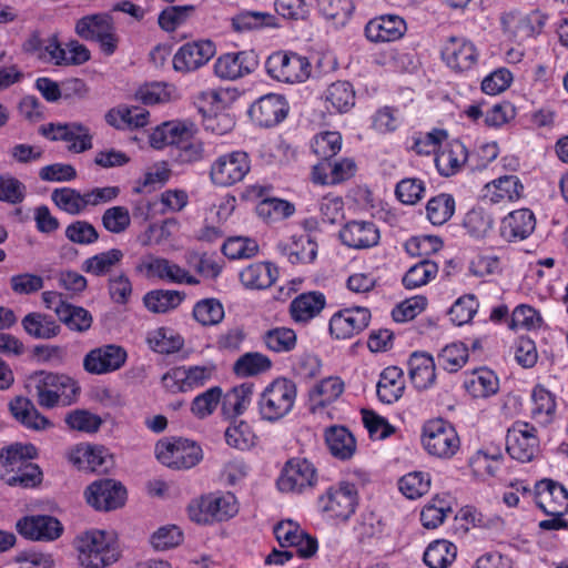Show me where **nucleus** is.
I'll return each instance as SVG.
<instances>
[{
	"instance_id": "13",
	"label": "nucleus",
	"mask_w": 568,
	"mask_h": 568,
	"mask_svg": "<svg viewBox=\"0 0 568 568\" xmlns=\"http://www.w3.org/2000/svg\"><path fill=\"white\" fill-rule=\"evenodd\" d=\"M506 450L513 459L518 462L532 460L539 450L536 427L527 422H515L506 434Z\"/></svg>"
},
{
	"instance_id": "61",
	"label": "nucleus",
	"mask_w": 568,
	"mask_h": 568,
	"mask_svg": "<svg viewBox=\"0 0 568 568\" xmlns=\"http://www.w3.org/2000/svg\"><path fill=\"white\" fill-rule=\"evenodd\" d=\"M317 7L323 17L335 26H344L354 10L352 0H317Z\"/></svg>"
},
{
	"instance_id": "31",
	"label": "nucleus",
	"mask_w": 568,
	"mask_h": 568,
	"mask_svg": "<svg viewBox=\"0 0 568 568\" xmlns=\"http://www.w3.org/2000/svg\"><path fill=\"white\" fill-rule=\"evenodd\" d=\"M547 16L535 10L528 14H509L505 20V29L509 31L514 39L521 42L528 38L539 34L546 23Z\"/></svg>"
},
{
	"instance_id": "44",
	"label": "nucleus",
	"mask_w": 568,
	"mask_h": 568,
	"mask_svg": "<svg viewBox=\"0 0 568 568\" xmlns=\"http://www.w3.org/2000/svg\"><path fill=\"white\" fill-rule=\"evenodd\" d=\"M197 129L193 122L190 121H172L163 123L154 132L152 140L158 143L156 136H162V143L175 145L176 149L182 144L181 141L193 138Z\"/></svg>"
},
{
	"instance_id": "5",
	"label": "nucleus",
	"mask_w": 568,
	"mask_h": 568,
	"mask_svg": "<svg viewBox=\"0 0 568 568\" xmlns=\"http://www.w3.org/2000/svg\"><path fill=\"white\" fill-rule=\"evenodd\" d=\"M267 74L278 82L303 83L312 74V64L307 57L294 51L273 52L265 61Z\"/></svg>"
},
{
	"instance_id": "16",
	"label": "nucleus",
	"mask_w": 568,
	"mask_h": 568,
	"mask_svg": "<svg viewBox=\"0 0 568 568\" xmlns=\"http://www.w3.org/2000/svg\"><path fill=\"white\" fill-rule=\"evenodd\" d=\"M40 132L51 141H63L70 152L82 153L92 149V134L89 128L79 122L48 123Z\"/></svg>"
},
{
	"instance_id": "33",
	"label": "nucleus",
	"mask_w": 568,
	"mask_h": 568,
	"mask_svg": "<svg viewBox=\"0 0 568 568\" xmlns=\"http://www.w3.org/2000/svg\"><path fill=\"white\" fill-rule=\"evenodd\" d=\"M535 226V215L530 210H516L501 220L500 235L508 242L521 241L534 232Z\"/></svg>"
},
{
	"instance_id": "26",
	"label": "nucleus",
	"mask_w": 568,
	"mask_h": 568,
	"mask_svg": "<svg viewBox=\"0 0 568 568\" xmlns=\"http://www.w3.org/2000/svg\"><path fill=\"white\" fill-rule=\"evenodd\" d=\"M18 532L31 540H54L62 534L61 523L47 515L26 516L18 520Z\"/></svg>"
},
{
	"instance_id": "50",
	"label": "nucleus",
	"mask_w": 568,
	"mask_h": 568,
	"mask_svg": "<svg viewBox=\"0 0 568 568\" xmlns=\"http://www.w3.org/2000/svg\"><path fill=\"white\" fill-rule=\"evenodd\" d=\"M123 258V252L119 248H111L105 252L95 254L82 263V271L94 275L104 276L108 275L113 267H115Z\"/></svg>"
},
{
	"instance_id": "63",
	"label": "nucleus",
	"mask_w": 568,
	"mask_h": 568,
	"mask_svg": "<svg viewBox=\"0 0 568 568\" xmlns=\"http://www.w3.org/2000/svg\"><path fill=\"white\" fill-rule=\"evenodd\" d=\"M193 317L203 326L216 325L224 318V307L217 298H204L194 305Z\"/></svg>"
},
{
	"instance_id": "28",
	"label": "nucleus",
	"mask_w": 568,
	"mask_h": 568,
	"mask_svg": "<svg viewBox=\"0 0 568 568\" xmlns=\"http://www.w3.org/2000/svg\"><path fill=\"white\" fill-rule=\"evenodd\" d=\"M342 243L356 250L375 246L379 241V231L373 222L351 221L339 231Z\"/></svg>"
},
{
	"instance_id": "9",
	"label": "nucleus",
	"mask_w": 568,
	"mask_h": 568,
	"mask_svg": "<svg viewBox=\"0 0 568 568\" xmlns=\"http://www.w3.org/2000/svg\"><path fill=\"white\" fill-rule=\"evenodd\" d=\"M318 480L317 469L312 462L302 457L288 459L276 480L280 491L302 494L313 488Z\"/></svg>"
},
{
	"instance_id": "14",
	"label": "nucleus",
	"mask_w": 568,
	"mask_h": 568,
	"mask_svg": "<svg viewBox=\"0 0 568 568\" xmlns=\"http://www.w3.org/2000/svg\"><path fill=\"white\" fill-rule=\"evenodd\" d=\"M214 366H180L168 371L161 378L163 387L172 393H185L204 386L213 376Z\"/></svg>"
},
{
	"instance_id": "48",
	"label": "nucleus",
	"mask_w": 568,
	"mask_h": 568,
	"mask_svg": "<svg viewBox=\"0 0 568 568\" xmlns=\"http://www.w3.org/2000/svg\"><path fill=\"white\" fill-rule=\"evenodd\" d=\"M282 253L292 264H306L315 260L317 244L310 235L294 236L290 243L283 246Z\"/></svg>"
},
{
	"instance_id": "11",
	"label": "nucleus",
	"mask_w": 568,
	"mask_h": 568,
	"mask_svg": "<svg viewBox=\"0 0 568 568\" xmlns=\"http://www.w3.org/2000/svg\"><path fill=\"white\" fill-rule=\"evenodd\" d=\"M155 454L163 465L174 469L192 468L202 459L201 447L183 438L160 440Z\"/></svg>"
},
{
	"instance_id": "43",
	"label": "nucleus",
	"mask_w": 568,
	"mask_h": 568,
	"mask_svg": "<svg viewBox=\"0 0 568 568\" xmlns=\"http://www.w3.org/2000/svg\"><path fill=\"white\" fill-rule=\"evenodd\" d=\"M21 324L27 334L38 339H50L60 333V325L52 316L39 312L27 314Z\"/></svg>"
},
{
	"instance_id": "41",
	"label": "nucleus",
	"mask_w": 568,
	"mask_h": 568,
	"mask_svg": "<svg viewBox=\"0 0 568 568\" xmlns=\"http://www.w3.org/2000/svg\"><path fill=\"white\" fill-rule=\"evenodd\" d=\"M325 443L331 454L342 460L351 458L356 449L354 436L344 426H331L325 430Z\"/></svg>"
},
{
	"instance_id": "35",
	"label": "nucleus",
	"mask_w": 568,
	"mask_h": 568,
	"mask_svg": "<svg viewBox=\"0 0 568 568\" xmlns=\"http://www.w3.org/2000/svg\"><path fill=\"white\" fill-rule=\"evenodd\" d=\"M278 277L277 267L271 262H255L245 266L239 274L241 284L252 291L271 287Z\"/></svg>"
},
{
	"instance_id": "59",
	"label": "nucleus",
	"mask_w": 568,
	"mask_h": 568,
	"mask_svg": "<svg viewBox=\"0 0 568 568\" xmlns=\"http://www.w3.org/2000/svg\"><path fill=\"white\" fill-rule=\"evenodd\" d=\"M311 148L322 161H328L341 151L342 136L336 131L321 132L313 138Z\"/></svg>"
},
{
	"instance_id": "25",
	"label": "nucleus",
	"mask_w": 568,
	"mask_h": 568,
	"mask_svg": "<svg viewBox=\"0 0 568 568\" xmlns=\"http://www.w3.org/2000/svg\"><path fill=\"white\" fill-rule=\"evenodd\" d=\"M356 169L355 161L349 158L334 162L321 161L312 168L311 180L318 185H337L352 179Z\"/></svg>"
},
{
	"instance_id": "62",
	"label": "nucleus",
	"mask_w": 568,
	"mask_h": 568,
	"mask_svg": "<svg viewBox=\"0 0 568 568\" xmlns=\"http://www.w3.org/2000/svg\"><path fill=\"white\" fill-rule=\"evenodd\" d=\"M468 348L463 343H452L446 345L437 355L438 364L445 371L455 373L459 371L468 361Z\"/></svg>"
},
{
	"instance_id": "4",
	"label": "nucleus",
	"mask_w": 568,
	"mask_h": 568,
	"mask_svg": "<svg viewBox=\"0 0 568 568\" xmlns=\"http://www.w3.org/2000/svg\"><path fill=\"white\" fill-rule=\"evenodd\" d=\"M187 513L192 521L210 525L233 518L239 513V503L232 493H212L192 501Z\"/></svg>"
},
{
	"instance_id": "1",
	"label": "nucleus",
	"mask_w": 568,
	"mask_h": 568,
	"mask_svg": "<svg viewBox=\"0 0 568 568\" xmlns=\"http://www.w3.org/2000/svg\"><path fill=\"white\" fill-rule=\"evenodd\" d=\"M29 381L38 404L48 409L71 405L80 392L78 383L63 374L36 372Z\"/></svg>"
},
{
	"instance_id": "60",
	"label": "nucleus",
	"mask_w": 568,
	"mask_h": 568,
	"mask_svg": "<svg viewBox=\"0 0 568 568\" xmlns=\"http://www.w3.org/2000/svg\"><path fill=\"white\" fill-rule=\"evenodd\" d=\"M275 26V16L261 11H242L232 19V27L236 31H250Z\"/></svg>"
},
{
	"instance_id": "64",
	"label": "nucleus",
	"mask_w": 568,
	"mask_h": 568,
	"mask_svg": "<svg viewBox=\"0 0 568 568\" xmlns=\"http://www.w3.org/2000/svg\"><path fill=\"white\" fill-rule=\"evenodd\" d=\"M542 323V317L536 308L527 304H520L511 313L509 328L535 331L539 329Z\"/></svg>"
},
{
	"instance_id": "7",
	"label": "nucleus",
	"mask_w": 568,
	"mask_h": 568,
	"mask_svg": "<svg viewBox=\"0 0 568 568\" xmlns=\"http://www.w3.org/2000/svg\"><path fill=\"white\" fill-rule=\"evenodd\" d=\"M74 31L85 41L98 42L105 55H112L118 49L119 36L113 19L108 14L84 16L77 21Z\"/></svg>"
},
{
	"instance_id": "19",
	"label": "nucleus",
	"mask_w": 568,
	"mask_h": 568,
	"mask_svg": "<svg viewBox=\"0 0 568 568\" xmlns=\"http://www.w3.org/2000/svg\"><path fill=\"white\" fill-rule=\"evenodd\" d=\"M126 351L114 344L91 349L83 358L84 369L93 375H103L120 369L126 362Z\"/></svg>"
},
{
	"instance_id": "55",
	"label": "nucleus",
	"mask_w": 568,
	"mask_h": 568,
	"mask_svg": "<svg viewBox=\"0 0 568 568\" xmlns=\"http://www.w3.org/2000/svg\"><path fill=\"white\" fill-rule=\"evenodd\" d=\"M438 273V265L427 258L419 261L408 268L403 277V285L408 290L418 288L426 285Z\"/></svg>"
},
{
	"instance_id": "46",
	"label": "nucleus",
	"mask_w": 568,
	"mask_h": 568,
	"mask_svg": "<svg viewBox=\"0 0 568 568\" xmlns=\"http://www.w3.org/2000/svg\"><path fill=\"white\" fill-rule=\"evenodd\" d=\"M326 109L339 113L347 112L355 104V92L347 81L332 83L325 92Z\"/></svg>"
},
{
	"instance_id": "6",
	"label": "nucleus",
	"mask_w": 568,
	"mask_h": 568,
	"mask_svg": "<svg viewBox=\"0 0 568 568\" xmlns=\"http://www.w3.org/2000/svg\"><path fill=\"white\" fill-rule=\"evenodd\" d=\"M320 510L328 518L345 521L356 510L358 491L356 485L349 481H339L329 486L317 500Z\"/></svg>"
},
{
	"instance_id": "34",
	"label": "nucleus",
	"mask_w": 568,
	"mask_h": 568,
	"mask_svg": "<svg viewBox=\"0 0 568 568\" xmlns=\"http://www.w3.org/2000/svg\"><path fill=\"white\" fill-rule=\"evenodd\" d=\"M37 456L38 449L32 444L16 443L3 447L0 449V478L4 480Z\"/></svg>"
},
{
	"instance_id": "38",
	"label": "nucleus",
	"mask_w": 568,
	"mask_h": 568,
	"mask_svg": "<svg viewBox=\"0 0 568 568\" xmlns=\"http://www.w3.org/2000/svg\"><path fill=\"white\" fill-rule=\"evenodd\" d=\"M464 388L473 398H488L499 389V379L489 368L480 367L465 374Z\"/></svg>"
},
{
	"instance_id": "54",
	"label": "nucleus",
	"mask_w": 568,
	"mask_h": 568,
	"mask_svg": "<svg viewBox=\"0 0 568 568\" xmlns=\"http://www.w3.org/2000/svg\"><path fill=\"white\" fill-rule=\"evenodd\" d=\"M265 347L274 353H288L293 351L297 343V336L294 329L288 327H275L266 331L262 335Z\"/></svg>"
},
{
	"instance_id": "17",
	"label": "nucleus",
	"mask_w": 568,
	"mask_h": 568,
	"mask_svg": "<svg viewBox=\"0 0 568 568\" xmlns=\"http://www.w3.org/2000/svg\"><path fill=\"white\" fill-rule=\"evenodd\" d=\"M215 52V44L211 40L186 42L173 55V68L182 73L195 71L206 64Z\"/></svg>"
},
{
	"instance_id": "37",
	"label": "nucleus",
	"mask_w": 568,
	"mask_h": 568,
	"mask_svg": "<svg viewBox=\"0 0 568 568\" xmlns=\"http://www.w3.org/2000/svg\"><path fill=\"white\" fill-rule=\"evenodd\" d=\"M9 410L20 424L29 429L44 430L52 426L51 422L36 408L32 400L24 396L11 399Z\"/></svg>"
},
{
	"instance_id": "47",
	"label": "nucleus",
	"mask_w": 568,
	"mask_h": 568,
	"mask_svg": "<svg viewBox=\"0 0 568 568\" xmlns=\"http://www.w3.org/2000/svg\"><path fill=\"white\" fill-rule=\"evenodd\" d=\"M531 417L540 425H548L556 413L555 396L542 385H536L531 393Z\"/></svg>"
},
{
	"instance_id": "24",
	"label": "nucleus",
	"mask_w": 568,
	"mask_h": 568,
	"mask_svg": "<svg viewBox=\"0 0 568 568\" xmlns=\"http://www.w3.org/2000/svg\"><path fill=\"white\" fill-rule=\"evenodd\" d=\"M525 186L517 175L507 174L488 182L483 199L490 204H511L524 197Z\"/></svg>"
},
{
	"instance_id": "15",
	"label": "nucleus",
	"mask_w": 568,
	"mask_h": 568,
	"mask_svg": "<svg viewBox=\"0 0 568 568\" xmlns=\"http://www.w3.org/2000/svg\"><path fill=\"white\" fill-rule=\"evenodd\" d=\"M84 497L95 510L110 511L125 504L126 489L120 481L104 478L90 484L84 490Z\"/></svg>"
},
{
	"instance_id": "32",
	"label": "nucleus",
	"mask_w": 568,
	"mask_h": 568,
	"mask_svg": "<svg viewBox=\"0 0 568 568\" xmlns=\"http://www.w3.org/2000/svg\"><path fill=\"white\" fill-rule=\"evenodd\" d=\"M144 267L151 277L175 283L196 285L199 280L191 275L185 268L164 257H151Z\"/></svg>"
},
{
	"instance_id": "10",
	"label": "nucleus",
	"mask_w": 568,
	"mask_h": 568,
	"mask_svg": "<svg viewBox=\"0 0 568 568\" xmlns=\"http://www.w3.org/2000/svg\"><path fill=\"white\" fill-rule=\"evenodd\" d=\"M251 170L248 154L244 151H233L219 155L210 166V180L220 187L232 186L241 182Z\"/></svg>"
},
{
	"instance_id": "57",
	"label": "nucleus",
	"mask_w": 568,
	"mask_h": 568,
	"mask_svg": "<svg viewBox=\"0 0 568 568\" xmlns=\"http://www.w3.org/2000/svg\"><path fill=\"white\" fill-rule=\"evenodd\" d=\"M184 295L178 291L158 290L149 292L144 296L145 307L153 313H166L178 307Z\"/></svg>"
},
{
	"instance_id": "56",
	"label": "nucleus",
	"mask_w": 568,
	"mask_h": 568,
	"mask_svg": "<svg viewBox=\"0 0 568 568\" xmlns=\"http://www.w3.org/2000/svg\"><path fill=\"white\" fill-rule=\"evenodd\" d=\"M51 200L61 211L71 215H79L87 211L83 193L72 187L53 190Z\"/></svg>"
},
{
	"instance_id": "2",
	"label": "nucleus",
	"mask_w": 568,
	"mask_h": 568,
	"mask_svg": "<svg viewBox=\"0 0 568 568\" xmlns=\"http://www.w3.org/2000/svg\"><path fill=\"white\" fill-rule=\"evenodd\" d=\"M296 397L297 386L292 379H273L258 395L257 408L261 419L268 423L283 419L293 410Z\"/></svg>"
},
{
	"instance_id": "12",
	"label": "nucleus",
	"mask_w": 568,
	"mask_h": 568,
	"mask_svg": "<svg viewBox=\"0 0 568 568\" xmlns=\"http://www.w3.org/2000/svg\"><path fill=\"white\" fill-rule=\"evenodd\" d=\"M41 50L38 60L55 67L81 65L91 59L90 50L84 44L71 40L62 47L57 36L47 39V43Z\"/></svg>"
},
{
	"instance_id": "29",
	"label": "nucleus",
	"mask_w": 568,
	"mask_h": 568,
	"mask_svg": "<svg viewBox=\"0 0 568 568\" xmlns=\"http://www.w3.org/2000/svg\"><path fill=\"white\" fill-rule=\"evenodd\" d=\"M69 460L79 470L105 471L111 464V455L103 446L82 445L70 453Z\"/></svg>"
},
{
	"instance_id": "53",
	"label": "nucleus",
	"mask_w": 568,
	"mask_h": 568,
	"mask_svg": "<svg viewBox=\"0 0 568 568\" xmlns=\"http://www.w3.org/2000/svg\"><path fill=\"white\" fill-rule=\"evenodd\" d=\"M272 367V361L258 352L245 353L234 363L233 371L240 377L255 376L267 372Z\"/></svg>"
},
{
	"instance_id": "58",
	"label": "nucleus",
	"mask_w": 568,
	"mask_h": 568,
	"mask_svg": "<svg viewBox=\"0 0 568 568\" xmlns=\"http://www.w3.org/2000/svg\"><path fill=\"white\" fill-rule=\"evenodd\" d=\"M258 250L257 242L247 236H231L222 245L223 254L230 260L252 258Z\"/></svg>"
},
{
	"instance_id": "42",
	"label": "nucleus",
	"mask_w": 568,
	"mask_h": 568,
	"mask_svg": "<svg viewBox=\"0 0 568 568\" xmlns=\"http://www.w3.org/2000/svg\"><path fill=\"white\" fill-rule=\"evenodd\" d=\"M150 113L141 106L112 109L105 114V121L116 129L143 128L149 123Z\"/></svg>"
},
{
	"instance_id": "21",
	"label": "nucleus",
	"mask_w": 568,
	"mask_h": 568,
	"mask_svg": "<svg viewBox=\"0 0 568 568\" xmlns=\"http://www.w3.org/2000/svg\"><path fill=\"white\" fill-rule=\"evenodd\" d=\"M257 55L253 51L229 52L220 55L214 63V73L222 80H237L255 71Z\"/></svg>"
},
{
	"instance_id": "18",
	"label": "nucleus",
	"mask_w": 568,
	"mask_h": 568,
	"mask_svg": "<svg viewBox=\"0 0 568 568\" xmlns=\"http://www.w3.org/2000/svg\"><path fill=\"white\" fill-rule=\"evenodd\" d=\"M442 59L455 72H465L477 64L478 51L464 37H448L442 49Z\"/></svg>"
},
{
	"instance_id": "3",
	"label": "nucleus",
	"mask_w": 568,
	"mask_h": 568,
	"mask_svg": "<svg viewBox=\"0 0 568 568\" xmlns=\"http://www.w3.org/2000/svg\"><path fill=\"white\" fill-rule=\"evenodd\" d=\"M79 559L87 568H105L120 558L118 545L111 534L92 529L77 539Z\"/></svg>"
},
{
	"instance_id": "22",
	"label": "nucleus",
	"mask_w": 568,
	"mask_h": 568,
	"mask_svg": "<svg viewBox=\"0 0 568 568\" xmlns=\"http://www.w3.org/2000/svg\"><path fill=\"white\" fill-rule=\"evenodd\" d=\"M534 500L546 515L568 513V491L552 479H541L535 484Z\"/></svg>"
},
{
	"instance_id": "49",
	"label": "nucleus",
	"mask_w": 568,
	"mask_h": 568,
	"mask_svg": "<svg viewBox=\"0 0 568 568\" xmlns=\"http://www.w3.org/2000/svg\"><path fill=\"white\" fill-rule=\"evenodd\" d=\"M344 392V382L337 376H329L317 383L310 393L312 410L324 407L336 400Z\"/></svg>"
},
{
	"instance_id": "51",
	"label": "nucleus",
	"mask_w": 568,
	"mask_h": 568,
	"mask_svg": "<svg viewBox=\"0 0 568 568\" xmlns=\"http://www.w3.org/2000/svg\"><path fill=\"white\" fill-rule=\"evenodd\" d=\"M146 341L149 346L160 354L179 352L184 345L183 338L168 327H159L149 332Z\"/></svg>"
},
{
	"instance_id": "8",
	"label": "nucleus",
	"mask_w": 568,
	"mask_h": 568,
	"mask_svg": "<svg viewBox=\"0 0 568 568\" xmlns=\"http://www.w3.org/2000/svg\"><path fill=\"white\" fill-rule=\"evenodd\" d=\"M422 443L429 455L450 458L459 449L460 440L454 426L442 418L425 423Z\"/></svg>"
},
{
	"instance_id": "52",
	"label": "nucleus",
	"mask_w": 568,
	"mask_h": 568,
	"mask_svg": "<svg viewBox=\"0 0 568 568\" xmlns=\"http://www.w3.org/2000/svg\"><path fill=\"white\" fill-rule=\"evenodd\" d=\"M455 212V200L450 194L440 193L429 199L426 205V216L433 225L448 222Z\"/></svg>"
},
{
	"instance_id": "23",
	"label": "nucleus",
	"mask_w": 568,
	"mask_h": 568,
	"mask_svg": "<svg viewBox=\"0 0 568 568\" xmlns=\"http://www.w3.org/2000/svg\"><path fill=\"white\" fill-rule=\"evenodd\" d=\"M288 112L284 97L270 93L261 97L250 108L248 114L253 122L263 128H271L282 122Z\"/></svg>"
},
{
	"instance_id": "39",
	"label": "nucleus",
	"mask_w": 568,
	"mask_h": 568,
	"mask_svg": "<svg viewBox=\"0 0 568 568\" xmlns=\"http://www.w3.org/2000/svg\"><path fill=\"white\" fill-rule=\"evenodd\" d=\"M326 300L320 292L297 295L290 304V315L295 323L306 324L323 311Z\"/></svg>"
},
{
	"instance_id": "40",
	"label": "nucleus",
	"mask_w": 568,
	"mask_h": 568,
	"mask_svg": "<svg viewBox=\"0 0 568 568\" xmlns=\"http://www.w3.org/2000/svg\"><path fill=\"white\" fill-rule=\"evenodd\" d=\"M377 397L385 404L397 402L404 394L405 379L403 371L397 366L383 369L377 383Z\"/></svg>"
},
{
	"instance_id": "45",
	"label": "nucleus",
	"mask_w": 568,
	"mask_h": 568,
	"mask_svg": "<svg viewBox=\"0 0 568 568\" xmlns=\"http://www.w3.org/2000/svg\"><path fill=\"white\" fill-rule=\"evenodd\" d=\"M456 545L446 539H438L428 545L423 559L429 568H448L456 560Z\"/></svg>"
},
{
	"instance_id": "27",
	"label": "nucleus",
	"mask_w": 568,
	"mask_h": 568,
	"mask_svg": "<svg viewBox=\"0 0 568 568\" xmlns=\"http://www.w3.org/2000/svg\"><path fill=\"white\" fill-rule=\"evenodd\" d=\"M406 32V22L398 16L386 14L369 20L365 36L371 42L383 43L399 40Z\"/></svg>"
},
{
	"instance_id": "30",
	"label": "nucleus",
	"mask_w": 568,
	"mask_h": 568,
	"mask_svg": "<svg viewBox=\"0 0 568 568\" xmlns=\"http://www.w3.org/2000/svg\"><path fill=\"white\" fill-rule=\"evenodd\" d=\"M408 376L417 390H425L436 382V365L430 354L414 352L407 361Z\"/></svg>"
},
{
	"instance_id": "36",
	"label": "nucleus",
	"mask_w": 568,
	"mask_h": 568,
	"mask_svg": "<svg viewBox=\"0 0 568 568\" xmlns=\"http://www.w3.org/2000/svg\"><path fill=\"white\" fill-rule=\"evenodd\" d=\"M468 159V151L459 140L443 145L435 156V165L443 176H452L462 170Z\"/></svg>"
},
{
	"instance_id": "20",
	"label": "nucleus",
	"mask_w": 568,
	"mask_h": 568,
	"mask_svg": "<svg viewBox=\"0 0 568 568\" xmlns=\"http://www.w3.org/2000/svg\"><path fill=\"white\" fill-rule=\"evenodd\" d=\"M371 312L366 307L344 308L329 321V332L337 339L351 338L363 332L369 324Z\"/></svg>"
}]
</instances>
